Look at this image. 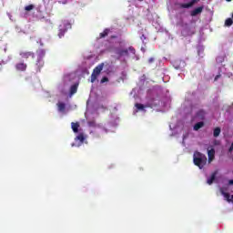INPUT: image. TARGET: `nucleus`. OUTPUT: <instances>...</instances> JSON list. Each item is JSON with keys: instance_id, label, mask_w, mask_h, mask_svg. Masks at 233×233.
Masks as SVG:
<instances>
[{"instance_id": "1", "label": "nucleus", "mask_w": 233, "mask_h": 233, "mask_svg": "<svg viewBox=\"0 0 233 233\" xmlns=\"http://www.w3.org/2000/svg\"><path fill=\"white\" fill-rule=\"evenodd\" d=\"M97 101L96 100V96L93 94L90 95L87 100V106L86 112V117L87 118V127L89 130V134L94 137H99L103 136V134H109V132H115L116 127L119 123V117L117 116L113 115L110 116L109 122L107 124L103 123H96L94 120H90L92 118V115L97 116Z\"/></svg>"}, {"instance_id": "2", "label": "nucleus", "mask_w": 233, "mask_h": 233, "mask_svg": "<svg viewBox=\"0 0 233 233\" xmlns=\"http://www.w3.org/2000/svg\"><path fill=\"white\" fill-rule=\"evenodd\" d=\"M147 106H150L151 108H154L155 110H157V112H167V110L170 108V100H167V103H164L159 101L157 98H155L151 100L147 104V106H144L142 104L137 103L135 104V109L133 111V114L136 115L137 114V112H143V114H145V112H147V110L145 109L147 108Z\"/></svg>"}, {"instance_id": "3", "label": "nucleus", "mask_w": 233, "mask_h": 233, "mask_svg": "<svg viewBox=\"0 0 233 233\" xmlns=\"http://www.w3.org/2000/svg\"><path fill=\"white\" fill-rule=\"evenodd\" d=\"M127 43L126 41H120L118 44H116L114 52L118 57H128L130 56L132 59L139 61V56L136 55V49L134 47H129L127 49Z\"/></svg>"}, {"instance_id": "4", "label": "nucleus", "mask_w": 233, "mask_h": 233, "mask_svg": "<svg viewBox=\"0 0 233 233\" xmlns=\"http://www.w3.org/2000/svg\"><path fill=\"white\" fill-rule=\"evenodd\" d=\"M71 128L73 132L76 135L75 142L71 144V147H82L86 142V139L88 138V136L85 134V131H83V128H81V126H79V123H71Z\"/></svg>"}, {"instance_id": "5", "label": "nucleus", "mask_w": 233, "mask_h": 233, "mask_svg": "<svg viewBox=\"0 0 233 233\" xmlns=\"http://www.w3.org/2000/svg\"><path fill=\"white\" fill-rule=\"evenodd\" d=\"M169 128L172 132V136H177L180 132H184L183 134V145H185V141H187V138L188 137L190 134V127L188 126H185L183 122L178 121L177 124L171 123L169 125Z\"/></svg>"}, {"instance_id": "6", "label": "nucleus", "mask_w": 233, "mask_h": 233, "mask_svg": "<svg viewBox=\"0 0 233 233\" xmlns=\"http://www.w3.org/2000/svg\"><path fill=\"white\" fill-rule=\"evenodd\" d=\"M193 162L198 168H203L207 165V157L200 152L196 151L193 156Z\"/></svg>"}, {"instance_id": "7", "label": "nucleus", "mask_w": 233, "mask_h": 233, "mask_svg": "<svg viewBox=\"0 0 233 233\" xmlns=\"http://www.w3.org/2000/svg\"><path fill=\"white\" fill-rule=\"evenodd\" d=\"M225 62V55H220L218 56H217L216 58V63L218 66V70L221 74H224L225 76H227V77H230L231 79H233V74L228 72V70H227V68L225 66H219V65H221L222 63Z\"/></svg>"}, {"instance_id": "8", "label": "nucleus", "mask_w": 233, "mask_h": 233, "mask_svg": "<svg viewBox=\"0 0 233 233\" xmlns=\"http://www.w3.org/2000/svg\"><path fill=\"white\" fill-rule=\"evenodd\" d=\"M72 28V23L68 20H64L61 22L58 27V37L61 39L62 37H65V34L68 32Z\"/></svg>"}, {"instance_id": "9", "label": "nucleus", "mask_w": 233, "mask_h": 233, "mask_svg": "<svg viewBox=\"0 0 233 233\" xmlns=\"http://www.w3.org/2000/svg\"><path fill=\"white\" fill-rule=\"evenodd\" d=\"M72 77H74V75L72 74L66 75L64 76L62 82L58 85L59 92L66 94V86H68V84L70 83V79H72Z\"/></svg>"}, {"instance_id": "10", "label": "nucleus", "mask_w": 233, "mask_h": 233, "mask_svg": "<svg viewBox=\"0 0 233 233\" xmlns=\"http://www.w3.org/2000/svg\"><path fill=\"white\" fill-rule=\"evenodd\" d=\"M220 192L228 203H233V195L228 194V186L227 187H221Z\"/></svg>"}, {"instance_id": "11", "label": "nucleus", "mask_w": 233, "mask_h": 233, "mask_svg": "<svg viewBox=\"0 0 233 233\" xmlns=\"http://www.w3.org/2000/svg\"><path fill=\"white\" fill-rule=\"evenodd\" d=\"M104 64L98 65L93 71L91 75V83H94L97 79V76L101 74V70H103Z\"/></svg>"}, {"instance_id": "12", "label": "nucleus", "mask_w": 233, "mask_h": 233, "mask_svg": "<svg viewBox=\"0 0 233 233\" xmlns=\"http://www.w3.org/2000/svg\"><path fill=\"white\" fill-rule=\"evenodd\" d=\"M45 54H46V53L45 52L44 49H40L37 51L36 66H39V68H41V66H43V65H45V62H43V57H45Z\"/></svg>"}, {"instance_id": "13", "label": "nucleus", "mask_w": 233, "mask_h": 233, "mask_svg": "<svg viewBox=\"0 0 233 233\" xmlns=\"http://www.w3.org/2000/svg\"><path fill=\"white\" fill-rule=\"evenodd\" d=\"M192 112H196V116L193 118V121H201L203 119H205V111L199 109V110H196V109H192Z\"/></svg>"}, {"instance_id": "14", "label": "nucleus", "mask_w": 233, "mask_h": 233, "mask_svg": "<svg viewBox=\"0 0 233 233\" xmlns=\"http://www.w3.org/2000/svg\"><path fill=\"white\" fill-rule=\"evenodd\" d=\"M173 66L176 68V70H183V68L187 66V63H185L183 60H177L174 62Z\"/></svg>"}, {"instance_id": "15", "label": "nucleus", "mask_w": 233, "mask_h": 233, "mask_svg": "<svg viewBox=\"0 0 233 233\" xmlns=\"http://www.w3.org/2000/svg\"><path fill=\"white\" fill-rule=\"evenodd\" d=\"M194 34H196V30L192 27H186L182 30V35L184 36L194 35Z\"/></svg>"}, {"instance_id": "16", "label": "nucleus", "mask_w": 233, "mask_h": 233, "mask_svg": "<svg viewBox=\"0 0 233 233\" xmlns=\"http://www.w3.org/2000/svg\"><path fill=\"white\" fill-rule=\"evenodd\" d=\"M57 107H58V112H60L61 114H66V105H65V103L59 101L57 103Z\"/></svg>"}, {"instance_id": "17", "label": "nucleus", "mask_w": 233, "mask_h": 233, "mask_svg": "<svg viewBox=\"0 0 233 233\" xmlns=\"http://www.w3.org/2000/svg\"><path fill=\"white\" fill-rule=\"evenodd\" d=\"M216 151L214 150V148H208V161L209 163H212V161L214 160V157H215Z\"/></svg>"}, {"instance_id": "18", "label": "nucleus", "mask_w": 233, "mask_h": 233, "mask_svg": "<svg viewBox=\"0 0 233 233\" xmlns=\"http://www.w3.org/2000/svg\"><path fill=\"white\" fill-rule=\"evenodd\" d=\"M196 3H199V0H191V2H189L187 4H182L181 7L182 8H190V6H194V5H196Z\"/></svg>"}, {"instance_id": "19", "label": "nucleus", "mask_w": 233, "mask_h": 233, "mask_svg": "<svg viewBox=\"0 0 233 233\" xmlns=\"http://www.w3.org/2000/svg\"><path fill=\"white\" fill-rule=\"evenodd\" d=\"M15 68H16V70H18L20 72H25V70H26V64L18 63L15 65Z\"/></svg>"}, {"instance_id": "20", "label": "nucleus", "mask_w": 233, "mask_h": 233, "mask_svg": "<svg viewBox=\"0 0 233 233\" xmlns=\"http://www.w3.org/2000/svg\"><path fill=\"white\" fill-rule=\"evenodd\" d=\"M77 86H79V84H74L73 86H71L69 97H72V96H74V94L77 92Z\"/></svg>"}, {"instance_id": "21", "label": "nucleus", "mask_w": 233, "mask_h": 233, "mask_svg": "<svg viewBox=\"0 0 233 233\" xmlns=\"http://www.w3.org/2000/svg\"><path fill=\"white\" fill-rule=\"evenodd\" d=\"M203 12V7H197L193 11H191V15L194 17L196 15H199Z\"/></svg>"}, {"instance_id": "22", "label": "nucleus", "mask_w": 233, "mask_h": 233, "mask_svg": "<svg viewBox=\"0 0 233 233\" xmlns=\"http://www.w3.org/2000/svg\"><path fill=\"white\" fill-rule=\"evenodd\" d=\"M216 174H218V172L213 173L210 177L208 178V185H212V183H214V179H216Z\"/></svg>"}, {"instance_id": "23", "label": "nucleus", "mask_w": 233, "mask_h": 233, "mask_svg": "<svg viewBox=\"0 0 233 233\" xmlns=\"http://www.w3.org/2000/svg\"><path fill=\"white\" fill-rule=\"evenodd\" d=\"M21 57H23L24 59H28V57H30V56H34L33 53L30 52H22L20 53Z\"/></svg>"}, {"instance_id": "24", "label": "nucleus", "mask_w": 233, "mask_h": 233, "mask_svg": "<svg viewBox=\"0 0 233 233\" xmlns=\"http://www.w3.org/2000/svg\"><path fill=\"white\" fill-rule=\"evenodd\" d=\"M204 126H205V123H203V122H198V123L194 126L193 130L198 131V130H199V128H203Z\"/></svg>"}, {"instance_id": "25", "label": "nucleus", "mask_w": 233, "mask_h": 233, "mask_svg": "<svg viewBox=\"0 0 233 233\" xmlns=\"http://www.w3.org/2000/svg\"><path fill=\"white\" fill-rule=\"evenodd\" d=\"M109 32H110V29H105L104 32L100 33V38L106 37Z\"/></svg>"}, {"instance_id": "26", "label": "nucleus", "mask_w": 233, "mask_h": 233, "mask_svg": "<svg viewBox=\"0 0 233 233\" xmlns=\"http://www.w3.org/2000/svg\"><path fill=\"white\" fill-rule=\"evenodd\" d=\"M219 134H221V129L219 127L215 128L214 133H213L214 137H218V136H219Z\"/></svg>"}, {"instance_id": "27", "label": "nucleus", "mask_w": 233, "mask_h": 233, "mask_svg": "<svg viewBox=\"0 0 233 233\" xmlns=\"http://www.w3.org/2000/svg\"><path fill=\"white\" fill-rule=\"evenodd\" d=\"M232 23H233L232 18H228L225 22V25L226 26H232Z\"/></svg>"}, {"instance_id": "28", "label": "nucleus", "mask_w": 233, "mask_h": 233, "mask_svg": "<svg viewBox=\"0 0 233 233\" xmlns=\"http://www.w3.org/2000/svg\"><path fill=\"white\" fill-rule=\"evenodd\" d=\"M198 56H201V52H203V46H199L198 47Z\"/></svg>"}, {"instance_id": "29", "label": "nucleus", "mask_w": 233, "mask_h": 233, "mask_svg": "<svg viewBox=\"0 0 233 233\" xmlns=\"http://www.w3.org/2000/svg\"><path fill=\"white\" fill-rule=\"evenodd\" d=\"M32 8H34V5H27V6H25V10L27 12H30V10H32Z\"/></svg>"}, {"instance_id": "30", "label": "nucleus", "mask_w": 233, "mask_h": 233, "mask_svg": "<svg viewBox=\"0 0 233 233\" xmlns=\"http://www.w3.org/2000/svg\"><path fill=\"white\" fill-rule=\"evenodd\" d=\"M106 81H108V78L106 76H104L102 79H101V82L100 83H106Z\"/></svg>"}, {"instance_id": "31", "label": "nucleus", "mask_w": 233, "mask_h": 233, "mask_svg": "<svg viewBox=\"0 0 233 233\" xmlns=\"http://www.w3.org/2000/svg\"><path fill=\"white\" fill-rule=\"evenodd\" d=\"M140 39H141L142 41H145V39H147V37H145V35H142V36L140 37Z\"/></svg>"}, {"instance_id": "32", "label": "nucleus", "mask_w": 233, "mask_h": 233, "mask_svg": "<svg viewBox=\"0 0 233 233\" xmlns=\"http://www.w3.org/2000/svg\"><path fill=\"white\" fill-rule=\"evenodd\" d=\"M148 63H154V58H152V57L149 58V59H148Z\"/></svg>"}, {"instance_id": "33", "label": "nucleus", "mask_w": 233, "mask_h": 233, "mask_svg": "<svg viewBox=\"0 0 233 233\" xmlns=\"http://www.w3.org/2000/svg\"><path fill=\"white\" fill-rule=\"evenodd\" d=\"M220 76H221V75H218V76L215 77V81H218V79H219Z\"/></svg>"}, {"instance_id": "34", "label": "nucleus", "mask_w": 233, "mask_h": 233, "mask_svg": "<svg viewBox=\"0 0 233 233\" xmlns=\"http://www.w3.org/2000/svg\"><path fill=\"white\" fill-rule=\"evenodd\" d=\"M232 150H233V142L231 144V147H229V152H232Z\"/></svg>"}, {"instance_id": "35", "label": "nucleus", "mask_w": 233, "mask_h": 233, "mask_svg": "<svg viewBox=\"0 0 233 233\" xmlns=\"http://www.w3.org/2000/svg\"><path fill=\"white\" fill-rule=\"evenodd\" d=\"M228 185H233V179L228 181Z\"/></svg>"}, {"instance_id": "36", "label": "nucleus", "mask_w": 233, "mask_h": 233, "mask_svg": "<svg viewBox=\"0 0 233 233\" xmlns=\"http://www.w3.org/2000/svg\"><path fill=\"white\" fill-rule=\"evenodd\" d=\"M9 15V19H11L12 20V15Z\"/></svg>"}, {"instance_id": "37", "label": "nucleus", "mask_w": 233, "mask_h": 233, "mask_svg": "<svg viewBox=\"0 0 233 233\" xmlns=\"http://www.w3.org/2000/svg\"><path fill=\"white\" fill-rule=\"evenodd\" d=\"M17 32H19V27H16Z\"/></svg>"}, {"instance_id": "38", "label": "nucleus", "mask_w": 233, "mask_h": 233, "mask_svg": "<svg viewBox=\"0 0 233 233\" xmlns=\"http://www.w3.org/2000/svg\"><path fill=\"white\" fill-rule=\"evenodd\" d=\"M228 2H230V1H232V0H227Z\"/></svg>"}, {"instance_id": "39", "label": "nucleus", "mask_w": 233, "mask_h": 233, "mask_svg": "<svg viewBox=\"0 0 233 233\" xmlns=\"http://www.w3.org/2000/svg\"><path fill=\"white\" fill-rule=\"evenodd\" d=\"M2 63H3V64H5V62H4V61H2Z\"/></svg>"}, {"instance_id": "40", "label": "nucleus", "mask_w": 233, "mask_h": 233, "mask_svg": "<svg viewBox=\"0 0 233 233\" xmlns=\"http://www.w3.org/2000/svg\"><path fill=\"white\" fill-rule=\"evenodd\" d=\"M139 1H143V0H139Z\"/></svg>"}]
</instances>
